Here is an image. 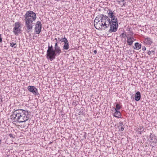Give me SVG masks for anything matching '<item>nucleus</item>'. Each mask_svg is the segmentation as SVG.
<instances>
[{
  "instance_id": "1",
  "label": "nucleus",
  "mask_w": 157,
  "mask_h": 157,
  "mask_svg": "<svg viewBox=\"0 0 157 157\" xmlns=\"http://www.w3.org/2000/svg\"><path fill=\"white\" fill-rule=\"evenodd\" d=\"M111 21L108 16L103 14L98 15L94 21L95 27L96 29L105 30L109 26Z\"/></svg>"
},
{
  "instance_id": "2",
  "label": "nucleus",
  "mask_w": 157,
  "mask_h": 157,
  "mask_svg": "<svg viewBox=\"0 0 157 157\" xmlns=\"http://www.w3.org/2000/svg\"><path fill=\"white\" fill-rule=\"evenodd\" d=\"M10 118L13 122L22 123L28 121L30 118V115L28 111L18 109L14 111Z\"/></svg>"
},
{
  "instance_id": "3",
  "label": "nucleus",
  "mask_w": 157,
  "mask_h": 157,
  "mask_svg": "<svg viewBox=\"0 0 157 157\" xmlns=\"http://www.w3.org/2000/svg\"><path fill=\"white\" fill-rule=\"evenodd\" d=\"M25 21V25L28 30H31L33 28V23L36 18V14L31 10L27 11L24 16Z\"/></svg>"
},
{
  "instance_id": "4",
  "label": "nucleus",
  "mask_w": 157,
  "mask_h": 157,
  "mask_svg": "<svg viewBox=\"0 0 157 157\" xmlns=\"http://www.w3.org/2000/svg\"><path fill=\"white\" fill-rule=\"evenodd\" d=\"M55 55L54 50L52 45L51 46L48 45V48L47 51V58L50 59L52 57L54 56Z\"/></svg>"
},
{
  "instance_id": "5",
  "label": "nucleus",
  "mask_w": 157,
  "mask_h": 157,
  "mask_svg": "<svg viewBox=\"0 0 157 157\" xmlns=\"http://www.w3.org/2000/svg\"><path fill=\"white\" fill-rule=\"evenodd\" d=\"M54 48L55 50H54V51L55 55L54 56V57H52L51 58H50V59L51 61L55 58L56 56L59 55L61 52V51L60 49V47L58 45L57 42L56 43Z\"/></svg>"
},
{
  "instance_id": "6",
  "label": "nucleus",
  "mask_w": 157,
  "mask_h": 157,
  "mask_svg": "<svg viewBox=\"0 0 157 157\" xmlns=\"http://www.w3.org/2000/svg\"><path fill=\"white\" fill-rule=\"evenodd\" d=\"M21 24L19 22H16L14 24V26L13 29V32L15 35H18V34L20 33Z\"/></svg>"
},
{
  "instance_id": "7",
  "label": "nucleus",
  "mask_w": 157,
  "mask_h": 157,
  "mask_svg": "<svg viewBox=\"0 0 157 157\" xmlns=\"http://www.w3.org/2000/svg\"><path fill=\"white\" fill-rule=\"evenodd\" d=\"M27 89L30 92H32L35 95H38L39 94L37 89L34 86H29L27 87Z\"/></svg>"
},
{
  "instance_id": "8",
  "label": "nucleus",
  "mask_w": 157,
  "mask_h": 157,
  "mask_svg": "<svg viewBox=\"0 0 157 157\" xmlns=\"http://www.w3.org/2000/svg\"><path fill=\"white\" fill-rule=\"evenodd\" d=\"M110 29L109 31V33H112L116 32L117 29L118 24H114L113 23L111 24V22L110 24Z\"/></svg>"
},
{
  "instance_id": "9",
  "label": "nucleus",
  "mask_w": 157,
  "mask_h": 157,
  "mask_svg": "<svg viewBox=\"0 0 157 157\" xmlns=\"http://www.w3.org/2000/svg\"><path fill=\"white\" fill-rule=\"evenodd\" d=\"M41 29V24L40 21H37L36 25L35 32L36 33L39 34L40 32Z\"/></svg>"
},
{
  "instance_id": "10",
  "label": "nucleus",
  "mask_w": 157,
  "mask_h": 157,
  "mask_svg": "<svg viewBox=\"0 0 157 157\" xmlns=\"http://www.w3.org/2000/svg\"><path fill=\"white\" fill-rule=\"evenodd\" d=\"M65 39V40L64 41V45L63 46V49L67 50L69 48L68 42L67 39Z\"/></svg>"
},
{
  "instance_id": "11",
  "label": "nucleus",
  "mask_w": 157,
  "mask_h": 157,
  "mask_svg": "<svg viewBox=\"0 0 157 157\" xmlns=\"http://www.w3.org/2000/svg\"><path fill=\"white\" fill-rule=\"evenodd\" d=\"M140 92L138 91L136 93L135 97V99L136 101H138L140 100Z\"/></svg>"
},
{
  "instance_id": "12",
  "label": "nucleus",
  "mask_w": 157,
  "mask_h": 157,
  "mask_svg": "<svg viewBox=\"0 0 157 157\" xmlns=\"http://www.w3.org/2000/svg\"><path fill=\"white\" fill-rule=\"evenodd\" d=\"M127 42L128 44L129 45H131L132 44L134 39L132 37H127Z\"/></svg>"
},
{
  "instance_id": "13",
  "label": "nucleus",
  "mask_w": 157,
  "mask_h": 157,
  "mask_svg": "<svg viewBox=\"0 0 157 157\" xmlns=\"http://www.w3.org/2000/svg\"><path fill=\"white\" fill-rule=\"evenodd\" d=\"M144 42L147 44H151L152 43V41L151 38L147 37V38H145Z\"/></svg>"
},
{
  "instance_id": "14",
  "label": "nucleus",
  "mask_w": 157,
  "mask_h": 157,
  "mask_svg": "<svg viewBox=\"0 0 157 157\" xmlns=\"http://www.w3.org/2000/svg\"><path fill=\"white\" fill-rule=\"evenodd\" d=\"M108 16L110 18H112L115 16L114 11L111 10H109L107 12Z\"/></svg>"
},
{
  "instance_id": "15",
  "label": "nucleus",
  "mask_w": 157,
  "mask_h": 157,
  "mask_svg": "<svg viewBox=\"0 0 157 157\" xmlns=\"http://www.w3.org/2000/svg\"><path fill=\"white\" fill-rule=\"evenodd\" d=\"M111 19L110 21L111 22V24L112 23H114V24H117V18L115 16L114 17L111 18Z\"/></svg>"
},
{
  "instance_id": "16",
  "label": "nucleus",
  "mask_w": 157,
  "mask_h": 157,
  "mask_svg": "<svg viewBox=\"0 0 157 157\" xmlns=\"http://www.w3.org/2000/svg\"><path fill=\"white\" fill-rule=\"evenodd\" d=\"M141 44H140L138 42L136 43L135 44V47L134 48V49L139 50L141 48Z\"/></svg>"
},
{
  "instance_id": "17",
  "label": "nucleus",
  "mask_w": 157,
  "mask_h": 157,
  "mask_svg": "<svg viewBox=\"0 0 157 157\" xmlns=\"http://www.w3.org/2000/svg\"><path fill=\"white\" fill-rule=\"evenodd\" d=\"M114 116L117 117H121L120 112L119 111L116 110L114 113Z\"/></svg>"
},
{
  "instance_id": "18",
  "label": "nucleus",
  "mask_w": 157,
  "mask_h": 157,
  "mask_svg": "<svg viewBox=\"0 0 157 157\" xmlns=\"http://www.w3.org/2000/svg\"><path fill=\"white\" fill-rule=\"evenodd\" d=\"M120 126H119V130L121 132H122L124 130V128L123 127V126H122V124L121 123L120 124Z\"/></svg>"
},
{
  "instance_id": "19",
  "label": "nucleus",
  "mask_w": 157,
  "mask_h": 157,
  "mask_svg": "<svg viewBox=\"0 0 157 157\" xmlns=\"http://www.w3.org/2000/svg\"><path fill=\"white\" fill-rule=\"evenodd\" d=\"M58 39L59 41H61V42H64V41L65 40V39H67V38H66L64 36L63 38V37L61 38H58Z\"/></svg>"
},
{
  "instance_id": "20",
  "label": "nucleus",
  "mask_w": 157,
  "mask_h": 157,
  "mask_svg": "<svg viewBox=\"0 0 157 157\" xmlns=\"http://www.w3.org/2000/svg\"><path fill=\"white\" fill-rule=\"evenodd\" d=\"M116 108H114L115 109V110H119L121 108V106L118 104H117L116 105Z\"/></svg>"
},
{
  "instance_id": "21",
  "label": "nucleus",
  "mask_w": 157,
  "mask_h": 157,
  "mask_svg": "<svg viewBox=\"0 0 157 157\" xmlns=\"http://www.w3.org/2000/svg\"><path fill=\"white\" fill-rule=\"evenodd\" d=\"M16 45V43H10V46L12 47H14V48H16V46H15Z\"/></svg>"
},
{
  "instance_id": "22",
  "label": "nucleus",
  "mask_w": 157,
  "mask_h": 157,
  "mask_svg": "<svg viewBox=\"0 0 157 157\" xmlns=\"http://www.w3.org/2000/svg\"><path fill=\"white\" fill-rule=\"evenodd\" d=\"M120 36L121 37H123L124 38H125L126 36V34H124V33H122L121 35H120Z\"/></svg>"
},
{
  "instance_id": "23",
  "label": "nucleus",
  "mask_w": 157,
  "mask_h": 157,
  "mask_svg": "<svg viewBox=\"0 0 157 157\" xmlns=\"http://www.w3.org/2000/svg\"><path fill=\"white\" fill-rule=\"evenodd\" d=\"M154 52H155V51H149L148 52L147 54L149 55H151V54L152 52L154 53Z\"/></svg>"
},
{
  "instance_id": "24",
  "label": "nucleus",
  "mask_w": 157,
  "mask_h": 157,
  "mask_svg": "<svg viewBox=\"0 0 157 157\" xmlns=\"http://www.w3.org/2000/svg\"><path fill=\"white\" fill-rule=\"evenodd\" d=\"M142 50L143 51H145L146 50V48L145 46H143L142 47Z\"/></svg>"
},
{
  "instance_id": "25",
  "label": "nucleus",
  "mask_w": 157,
  "mask_h": 157,
  "mask_svg": "<svg viewBox=\"0 0 157 157\" xmlns=\"http://www.w3.org/2000/svg\"><path fill=\"white\" fill-rule=\"evenodd\" d=\"M2 100L1 98L0 97V104H2Z\"/></svg>"
},
{
  "instance_id": "26",
  "label": "nucleus",
  "mask_w": 157,
  "mask_h": 157,
  "mask_svg": "<svg viewBox=\"0 0 157 157\" xmlns=\"http://www.w3.org/2000/svg\"><path fill=\"white\" fill-rule=\"evenodd\" d=\"M2 41V38L1 37V35L0 34V42H1Z\"/></svg>"
},
{
  "instance_id": "27",
  "label": "nucleus",
  "mask_w": 157,
  "mask_h": 157,
  "mask_svg": "<svg viewBox=\"0 0 157 157\" xmlns=\"http://www.w3.org/2000/svg\"><path fill=\"white\" fill-rule=\"evenodd\" d=\"M119 2H122L124 1V0H117Z\"/></svg>"
},
{
  "instance_id": "28",
  "label": "nucleus",
  "mask_w": 157,
  "mask_h": 157,
  "mask_svg": "<svg viewBox=\"0 0 157 157\" xmlns=\"http://www.w3.org/2000/svg\"><path fill=\"white\" fill-rule=\"evenodd\" d=\"M9 136H10V137H12V138H13V136L12 134H9Z\"/></svg>"
},
{
  "instance_id": "29",
  "label": "nucleus",
  "mask_w": 157,
  "mask_h": 157,
  "mask_svg": "<svg viewBox=\"0 0 157 157\" xmlns=\"http://www.w3.org/2000/svg\"><path fill=\"white\" fill-rule=\"evenodd\" d=\"M94 53L95 54H96L97 53V51L96 50H94Z\"/></svg>"
},
{
  "instance_id": "30",
  "label": "nucleus",
  "mask_w": 157,
  "mask_h": 157,
  "mask_svg": "<svg viewBox=\"0 0 157 157\" xmlns=\"http://www.w3.org/2000/svg\"><path fill=\"white\" fill-rule=\"evenodd\" d=\"M55 40H57V38H55Z\"/></svg>"
}]
</instances>
